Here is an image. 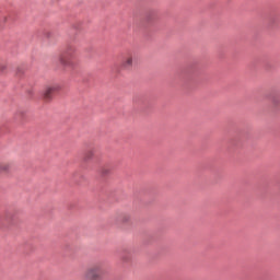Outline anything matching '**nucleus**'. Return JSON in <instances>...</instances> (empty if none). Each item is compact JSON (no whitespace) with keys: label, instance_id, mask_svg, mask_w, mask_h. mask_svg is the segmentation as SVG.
I'll return each instance as SVG.
<instances>
[{"label":"nucleus","instance_id":"f257e3e1","mask_svg":"<svg viewBox=\"0 0 280 280\" xmlns=\"http://www.w3.org/2000/svg\"><path fill=\"white\" fill-rule=\"evenodd\" d=\"M73 58H75V47L68 46L66 51L59 56V62L62 67H73Z\"/></svg>","mask_w":280,"mask_h":280},{"label":"nucleus","instance_id":"f03ea898","mask_svg":"<svg viewBox=\"0 0 280 280\" xmlns=\"http://www.w3.org/2000/svg\"><path fill=\"white\" fill-rule=\"evenodd\" d=\"M85 280H100L102 279V267L94 266L89 268L84 273Z\"/></svg>","mask_w":280,"mask_h":280},{"label":"nucleus","instance_id":"7ed1b4c3","mask_svg":"<svg viewBox=\"0 0 280 280\" xmlns=\"http://www.w3.org/2000/svg\"><path fill=\"white\" fill-rule=\"evenodd\" d=\"M135 65V56L132 52H127L124 55L122 60L120 62V69L122 71H130Z\"/></svg>","mask_w":280,"mask_h":280},{"label":"nucleus","instance_id":"20e7f679","mask_svg":"<svg viewBox=\"0 0 280 280\" xmlns=\"http://www.w3.org/2000/svg\"><path fill=\"white\" fill-rule=\"evenodd\" d=\"M58 91H60V84H52V85L46 86L43 91L44 100H46V102H49V100H51L54 95L58 93Z\"/></svg>","mask_w":280,"mask_h":280},{"label":"nucleus","instance_id":"39448f33","mask_svg":"<svg viewBox=\"0 0 280 280\" xmlns=\"http://www.w3.org/2000/svg\"><path fill=\"white\" fill-rule=\"evenodd\" d=\"M132 220V215L128 212H122L117 215V222L120 224H128Z\"/></svg>","mask_w":280,"mask_h":280},{"label":"nucleus","instance_id":"423d86ee","mask_svg":"<svg viewBox=\"0 0 280 280\" xmlns=\"http://www.w3.org/2000/svg\"><path fill=\"white\" fill-rule=\"evenodd\" d=\"M95 156V151L89 150L84 154V161H92V159Z\"/></svg>","mask_w":280,"mask_h":280},{"label":"nucleus","instance_id":"0eeeda50","mask_svg":"<svg viewBox=\"0 0 280 280\" xmlns=\"http://www.w3.org/2000/svg\"><path fill=\"white\" fill-rule=\"evenodd\" d=\"M10 163H0V172H10Z\"/></svg>","mask_w":280,"mask_h":280},{"label":"nucleus","instance_id":"6e6552de","mask_svg":"<svg viewBox=\"0 0 280 280\" xmlns=\"http://www.w3.org/2000/svg\"><path fill=\"white\" fill-rule=\"evenodd\" d=\"M4 23H8V15L0 14V27H3Z\"/></svg>","mask_w":280,"mask_h":280},{"label":"nucleus","instance_id":"1a4fd4ad","mask_svg":"<svg viewBox=\"0 0 280 280\" xmlns=\"http://www.w3.org/2000/svg\"><path fill=\"white\" fill-rule=\"evenodd\" d=\"M8 69V66L5 63L0 65V71L3 73Z\"/></svg>","mask_w":280,"mask_h":280}]
</instances>
